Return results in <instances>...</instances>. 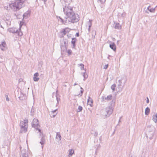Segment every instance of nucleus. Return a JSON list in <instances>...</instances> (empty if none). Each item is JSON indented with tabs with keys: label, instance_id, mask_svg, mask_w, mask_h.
Returning a JSON list of instances; mask_svg holds the SVG:
<instances>
[{
	"label": "nucleus",
	"instance_id": "412c9836",
	"mask_svg": "<svg viewBox=\"0 0 157 157\" xmlns=\"http://www.w3.org/2000/svg\"><path fill=\"white\" fill-rule=\"evenodd\" d=\"M69 154H68V156L69 157H71L72 155L74 153V151L73 149H69Z\"/></svg>",
	"mask_w": 157,
	"mask_h": 157
},
{
	"label": "nucleus",
	"instance_id": "a19ab883",
	"mask_svg": "<svg viewBox=\"0 0 157 157\" xmlns=\"http://www.w3.org/2000/svg\"><path fill=\"white\" fill-rule=\"evenodd\" d=\"M56 100H57V103H59V101L60 100V99L59 98H58V97H57L56 95Z\"/></svg>",
	"mask_w": 157,
	"mask_h": 157
},
{
	"label": "nucleus",
	"instance_id": "aec40b11",
	"mask_svg": "<svg viewBox=\"0 0 157 157\" xmlns=\"http://www.w3.org/2000/svg\"><path fill=\"white\" fill-rule=\"evenodd\" d=\"M110 47L113 51H115L116 50V46L114 43H112L109 45Z\"/></svg>",
	"mask_w": 157,
	"mask_h": 157
},
{
	"label": "nucleus",
	"instance_id": "b1692460",
	"mask_svg": "<svg viewBox=\"0 0 157 157\" xmlns=\"http://www.w3.org/2000/svg\"><path fill=\"white\" fill-rule=\"evenodd\" d=\"M150 109L148 107H147L145 109V114L146 115H148L150 113Z\"/></svg>",
	"mask_w": 157,
	"mask_h": 157
},
{
	"label": "nucleus",
	"instance_id": "6ab92c4d",
	"mask_svg": "<svg viewBox=\"0 0 157 157\" xmlns=\"http://www.w3.org/2000/svg\"><path fill=\"white\" fill-rule=\"evenodd\" d=\"M114 28L115 29H120L121 28V25L118 23H114Z\"/></svg>",
	"mask_w": 157,
	"mask_h": 157
},
{
	"label": "nucleus",
	"instance_id": "423d86ee",
	"mask_svg": "<svg viewBox=\"0 0 157 157\" xmlns=\"http://www.w3.org/2000/svg\"><path fill=\"white\" fill-rule=\"evenodd\" d=\"M28 122L27 119H25L23 121H21L20 123L21 131L25 132L27 131Z\"/></svg>",
	"mask_w": 157,
	"mask_h": 157
},
{
	"label": "nucleus",
	"instance_id": "37998d69",
	"mask_svg": "<svg viewBox=\"0 0 157 157\" xmlns=\"http://www.w3.org/2000/svg\"><path fill=\"white\" fill-rule=\"evenodd\" d=\"M125 15V13L124 12H123L121 14L122 16L123 17H124Z\"/></svg>",
	"mask_w": 157,
	"mask_h": 157
},
{
	"label": "nucleus",
	"instance_id": "4d7b16f0",
	"mask_svg": "<svg viewBox=\"0 0 157 157\" xmlns=\"http://www.w3.org/2000/svg\"><path fill=\"white\" fill-rule=\"evenodd\" d=\"M150 139H151V137H150Z\"/></svg>",
	"mask_w": 157,
	"mask_h": 157
},
{
	"label": "nucleus",
	"instance_id": "9d476101",
	"mask_svg": "<svg viewBox=\"0 0 157 157\" xmlns=\"http://www.w3.org/2000/svg\"><path fill=\"white\" fill-rule=\"evenodd\" d=\"M0 48L3 51H5L7 49V47L4 40L0 42Z\"/></svg>",
	"mask_w": 157,
	"mask_h": 157
},
{
	"label": "nucleus",
	"instance_id": "49530a36",
	"mask_svg": "<svg viewBox=\"0 0 157 157\" xmlns=\"http://www.w3.org/2000/svg\"><path fill=\"white\" fill-rule=\"evenodd\" d=\"M77 84H77V83H74V86H75V85H77Z\"/></svg>",
	"mask_w": 157,
	"mask_h": 157
},
{
	"label": "nucleus",
	"instance_id": "39448f33",
	"mask_svg": "<svg viewBox=\"0 0 157 157\" xmlns=\"http://www.w3.org/2000/svg\"><path fill=\"white\" fill-rule=\"evenodd\" d=\"M63 11L64 14L69 18L71 15L74 14V13L73 11L72 8L69 5H66L63 8Z\"/></svg>",
	"mask_w": 157,
	"mask_h": 157
},
{
	"label": "nucleus",
	"instance_id": "4be33fe9",
	"mask_svg": "<svg viewBox=\"0 0 157 157\" xmlns=\"http://www.w3.org/2000/svg\"><path fill=\"white\" fill-rule=\"evenodd\" d=\"M70 31V29L69 28H67L63 29V34L65 35L67 33H68Z\"/></svg>",
	"mask_w": 157,
	"mask_h": 157
},
{
	"label": "nucleus",
	"instance_id": "864d4df0",
	"mask_svg": "<svg viewBox=\"0 0 157 157\" xmlns=\"http://www.w3.org/2000/svg\"><path fill=\"white\" fill-rule=\"evenodd\" d=\"M17 16V18H18V17L17 16Z\"/></svg>",
	"mask_w": 157,
	"mask_h": 157
},
{
	"label": "nucleus",
	"instance_id": "de8ad7c7",
	"mask_svg": "<svg viewBox=\"0 0 157 157\" xmlns=\"http://www.w3.org/2000/svg\"><path fill=\"white\" fill-rule=\"evenodd\" d=\"M76 35L77 36H79V34L78 33H77L76 34Z\"/></svg>",
	"mask_w": 157,
	"mask_h": 157
},
{
	"label": "nucleus",
	"instance_id": "cd10ccee",
	"mask_svg": "<svg viewBox=\"0 0 157 157\" xmlns=\"http://www.w3.org/2000/svg\"><path fill=\"white\" fill-rule=\"evenodd\" d=\"M116 87V85L115 84H114L112 85L111 86V88L112 89V90L113 91H114L115 90Z\"/></svg>",
	"mask_w": 157,
	"mask_h": 157
},
{
	"label": "nucleus",
	"instance_id": "f03ea898",
	"mask_svg": "<svg viewBox=\"0 0 157 157\" xmlns=\"http://www.w3.org/2000/svg\"><path fill=\"white\" fill-rule=\"evenodd\" d=\"M24 1L25 0H18L14 3L10 4L9 7L13 11L18 10L22 7Z\"/></svg>",
	"mask_w": 157,
	"mask_h": 157
},
{
	"label": "nucleus",
	"instance_id": "a878e982",
	"mask_svg": "<svg viewBox=\"0 0 157 157\" xmlns=\"http://www.w3.org/2000/svg\"><path fill=\"white\" fill-rule=\"evenodd\" d=\"M29 15V12H27L25 13L23 15V19H27Z\"/></svg>",
	"mask_w": 157,
	"mask_h": 157
},
{
	"label": "nucleus",
	"instance_id": "5fc2aeb1",
	"mask_svg": "<svg viewBox=\"0 0 157 157\" xmlns=\"http://www.w3.org/2000/svg\"><path fill=\"white\" fill-rule=\"evenodd\" d=\"M147 13H148V12H147Z\"/></svg>",
	"mask_w": 157,
	"mask_h": 157
},
{
	"label": "nucleus",
	"instance_id": "bb28decb",
	"mask_svg": "<svg viewBox=\"0 0 157 157\" xmlns=\"http://www.w3.org/2000/svg\"><path fill=\"white\" fill-rule=\"evenodd\" d=\"M124 86H118L117 85V88L118 89V91L121 92Z\"/></svg>",
	"mask_w": 157,
	"mask_h": 157
},
{
	"label": "nucleus",
	"instance_id": "20e7f679",
	"mask_svg": "<svg viewBox=\"0 0 157 157\" xmlns=\"http://www.w3.org/2000/svg\"><path fill=\"white\" fill-rule=\"evenodd\" d=\"M63 11L64 14L69 18L71 15L74 14V13L73 11L72 8L69 5H66L63 8Z\"/></svg>",
	"mask_w": 157,
	"mask_h": 157
},
{
	"label": "nucleus",
	"instance_id": "c9c22d12",
	"mask_svg": "<svg viewBox=\"0 0 157 157\" xmlns=\"http://www.w3.org/2000/svg\"><path fill=\"white\" fill-rule=\"evenodd\" d=\"M21 155L22 157H29L27 154L26 153H22Z\"/></svg>",
	"mask_w": 157,
	"mask_h": 157
},
{
	"label": "nucleus",
	"instance_id": "f257e3e1",
	"mask_svg": "<svg viewBox=\"0 0 157 157\" xmlns=\"http://www.w3.org/2000/svg\"><path fill=\"white\" fill-rule=\"evenodd\" d=\"M115 100H112L110 102L109 105L106 107L105 110L102 111L103 115L106 117H108L111 115L113 110V108L114 106Z\"/></svg>",
	"mask_w": 157,
	"mask_h": 157
},
{
	"label": "nucleus",
	"instance_id": "79ce46f5",
	"mask_svg": "<svg viewBox=\"0 0 157 157\" xmlns=\"http://www.w3.org/2000/svg\"><path fill=\"white\" fill-rule=\"evenodd\" d=\"M6 100L7 101H9V98L8 97V96L7 95L6 96Z\"/></svg>",
	"mask_w": 157,
	"mask_h": 157
},
{
	"label": "nucleus",
	"instance_id": "473e14b6",
	"mask_svg": "<svg viewBox=\"0 0 157 157\" xmlns=\"http://www.w3.org/2000/svg\"><path fill=\"white\" fill-rule=\"evenodd\" d=\"M33 80L34 81L36 82L38 81L39 80V78L37 77H35L33 76Z\"/></svg>",
	"mask_w": 157,
	"mask_h": 157
},
{
	"label": "nucleus",
	"instance_id": "ddd939ff",
	"mask_svg": "<svg viewBox=\"0 0 157 157\" xmlns=\"http://www.w3.org/2000/svg\"><path fill=\"white\" fill-rule=\"evenodd\" d=\"M153 115L152 116V120L155 123H157V113L153 112Z\"/></svg>",
	"mask_w": 157,
	"mask_h": 157
},
{
	"label": "nucleus",
	"instance_id": "dca6fc26",
	"mask_svg": "<svg viewBox=\"0 0 157 157\" xmlns=\"http://www.w3.org/2000/svg\"><path fill=\"white\" fill-rule=\"evenodd\" d=\"M9 32L12 33H17L18 32V30L16 28H10L9 29Z\"/></svg>",
	"mask_w": 157,
	"mask_h": 157
},
{
	"label": "nucleus",
	"instance_id": "8fccbe9b",
	"mask_svg": "<svg viewBox=\"0 0 157 157\" xmlns=\"http://www.w3.org/2000/svg\"><path fill=\"white\" fill-rule=\"evenodd\" d=\"M18 35H20V36L21 35H22V33H21V35H20V34L19 33Z\"/></svg>",
	"mask_w": 157,
	"mask_h": 157
},
{
	"label": "nucleus",
	"instance_id": "f8f14e48",
	"mask_svg": "<svg viewBox=\"0 0 157 157\" xmlns=\"http://www.w3.org/2000/svg\"><path fill=\"white\" fill-rule=\"evenodd\" d=\"M92 25V21L89 20L86 23V29L88 30V33H89L90 31V28Z\"/></svg>",
	"mask_w": 157,
	"mask_h": 157
},
{
	"label": "nucleus",
	"instance_id": "5701e85b",
	"mask_svg": "<svg viewBox=\"0 0 157 157\" xmlns=\"http://www.w3.org/2000/svg\"><path fill=\"white\" fill-rule=\"evenodd\" d=\"M76 40H77L76 38H74L72 39L71 42L72 44L73 45V48H74L75 46V42Z\"/></svg>",
	"mask_w": 157,
	"mask_h": 157
},
{
	"label": "nucleus",
	"instance_id": "9b49d317",
	"mask_svg": "<svg viewBox=\"0 0 157 157\" xmlns=\"http://www.w3.org/2000/svg\"><path fill=\"white\" fill-rule=\"evenodd\" d=\"M39 133L40 136H41V141L40 142V143L41 144V147L42 149H43L44 147V145L45 143V138L44 136H43V135L42 134L41 132V133H40V132Z\"/></svg>",
	"mask_w": 157,
	"mask_h": 157
},
{
	"label": "nucleus",
	"instance_id": "4c0bfd02",
	"mask_svg": "<svg viewBox=\"0 0 157 157\" xmlns=\"http://www.w3.org/2000/svg\"><path fill=\"white\" fill-rule=\"evenodd\" d=\"M39 75V73L37 72L33 76L38 77Z\"/></svg>",
	"mask_w": 157,
	"mask_h": 157
},
{
	"label": "nucleus",
	"instance_id": "2f4dec72",
	"mask_svg": "<svg viewBox=\"0 0 157 157\" xmlns=\"http://www.w3.org/2000/svg\"><path fill=\"white\" fill-rule=\"evenodd\" d=\"M6 20L8 21L10 20V15L8 14H6Z\"/></svg>",
	"mask_w": 157,
	"mask_h": 157
},
{
	"label": "nucleus",
	"instance_id": "e433bc0d",
	"mask_svg": "<svg viewBox=\"0 0 157 157\" xmlns=\"http://www.w3.org/2000/svg\"><path fill=\"white\" fill-rule=\"evenodd\" d=\"M72 51L70 49H68L67 50V52L69 55H70L72 53Z\"/></svg>",
	"mask_w": 157,
	"mask_h": 157
},
{
	"label": "nucleus",
	"instance_id": "c03bdc74",
	"mask_svg": "<svg viewBox=\"0 0 157 157\" xmlns=\"http://www.w3.org/2000/svg\"><path fill=\"white\" fill-rule=\"evenodd\" d=\"M147 101H146L147 103H148L149 102V99H148V97H147Z\"/></svg>",
	"mask_w": 157,
	"mask_h": 157
},
{
	"label": "nucleus",
	"instance_id": "393cba45",
	"mask_svg": "<svg viewBox=\"0 0 157 157\" xmlns=\"http://www.w3.org/2000/svg\"><path fill=\"white\" fill-rule=\"evenodd\" d=\"M147 9L151 13L154 12L155 10V8H151V6H150L148 7Z\"/></svg>",
	"mask_w": 157,
	"mask_h": 157
},
{
	"label": "nucleus",
	"instance_id": "f3484780",
	"mask_svg": "<svg viewBox=\"0 0 157 157\" xmlns=\"http://www.w3.org/2000/svg\"><path fill=\"white\" fill-rule=\"evenodd\" d=\"M81 74L83 75L84 77L83 80L85 81L86 79L88 77V75L86 73V70L84 69V71L83 72H82Z\"/></svg>",
	"mask_w": 157,
	"mask_h": 157
},
{
	"label": "nucleus",
	"instance_id": "7c9ffc66",
	"mask_svg": "<svg viewBox=\"0 0 157 157\" xmlns=\"http://www.w3.org/2000/svg\"><path fill=\"white\" fill-rule=\"evenodd\" d=\"M123 80V78H121L120 80H119L118 81V86H122V81Z\"/></svg>",
	"mask_w": 157,
	"mask_h": 157
},
{
	"label": "nucleus",
	"instance_id": "ea45409f",
	"mask_svg": "<svg viewBox=\"0 0 157 157\" xmlns=\"http://www.w3.org/2000/svg\"><path fill=\"white\" fill-rule=\"evenodd\" d=\"M108 64L105 65L104 67V69H107L108 67Z\"/></svg>",
	"mask_w": 157,
	"mask_h": 157
},
{
	"label": "nucleus",
	"instance_id": "f704fd0d",
	"mask_svg": "<svg viewBox=\"0 0 157 157\" xmlns=\"http://www.w3.org/2000/svg\"><path fill=\"white\" fill-rule=\"evenodd\" d=\"M80 89H81V90H80L81 93H80V94H78V95H80V96H81L82 95V93L83 92L84 90H83V88L82 87H80Z\"/></svg>",
	"mask_w": 157,
	"mask_h": 157
},
{
	"label": "nucleus",
	"instance_id": "58836bf2",
	"mask_svg": "<svg viewBox=\"0 0 157 157\" xmlns=\"http://www.w3.org/2000/svg\"><path fill=\"white\" fill-rule=\"evenodd\" d=\"M24 22H23L20 21V29L21 26L23 25Z\"/></svg>",
	"mask_w": 157,
	"mask_h": 157
},
{
	"label": "nucleus",
	"instance_id": "3c124183",
	"mask_svg": "<svg viewBox=\"0 0 157 157\" xmlns=\"http://www.w3.org/2000/svg\"><path fill=\"white\" fill-rule=\"evenodd\" d=\"M110 56V55H109V57H108V58L109 59V57Z\"/></svg>",
	"mask_w": 157,
	"mask_h": 157
},
{
	"label": "nucleus",
	"instance_id": "2eb2a0df",
	"mask_svg": "<svg viewBox=\"0 0 157 157\" xmlns=\"http://www.w3.org/2000/svg\"><path fill=\"white\" fill-rule=\"evenodd\" d=\"M87 103L88 105H89L91 107L93 106V100L90 97H89L88 99L87 100Z\"/></svg>",
	"mask_w": 157,
	"mask_h": 157
},
{
	"label": "nucleus",
	"instance_id": "09e8293b",
	"mask_svg": "<svg viewBox=\"0 0 157 157\" xmlns=\"http://www.w3.org/2000/svg\"><path fill=\"white\" fill-rule=\"evenodd\" d=\"M42 0L44 2H45L47 1V0Z\"/></svg>",
	"mask_w": 157,
	"mask_h": 157
},
{
	"label": "nucleus",
	"instance_id": "1a4fd4ad",
	"mask_svg": "<svg viewBox=\"0 0 157 157\" xmlns=\"http://www.w3.org/2000/svg\"><path fill=\"white\" fill-rule=\"evenodd\" d=\"M153 127L151 125H148L147 126V133L148 135H150L151 134V135L152 136H153Z\"/></svg>",
	"mask_w": 157,
	"mask_h": 157
},
{
	"label": "nucleus",
	"instance_id": "6e6552de",
	"mask_svg": "<svg viewBox=\"0 0 157 157\" xmlns=\"http://www.w3.org/2000/svg\"><path fill=\"white\" fill-rule=\"evenodd\" d=\"M112 98L113 96L111 94H109L106 96H103L101 98V101H109L111 100L112 101V100H115V99H112Z\"/></svg>",
	"mask_w": 157,
	"mask_h": 157
},
{
	"label": "nucleus",
	"instance_id": "0eeeda50",
	"mask_svg": "<svg viewBox=\"0 0 157 157\" xmlns=\"http://www.w3.org/2000/svg\"><path fill=\"white\" fill-rule=\"evenodd\" d=\"M32 126L37 130H38L39 132L41 133V130L39 129L40 125L39 124L38 120L37 119H34L32 122Z\"/></svg>",
	"mask_w": 157,
	"mask_h": 157
},
{
	"label": "nucleus",
	"instance_id": "c85d7f7f",
	"mask_svg": "<svg viewBox=\"0 0 157 157\" xmlns=\"http://www.w3.org/2000/svg\"><path fill=\"white\" fill-rule=\"evenodd\" d=\"M82 109V107L81 106H79L77 109V111L78 112H81Z\"/></svg>",
	"mask_w": 157,
	"mask_h": 157
},
{
	"label": "nucleus",
	"instance_id": "4468645a",
	"mask_svg": "<svg viewBox=\"0 0 157 157\" xmlns=\"http://www.w3.org/2000/svg\"><path fill=\"white\" fill-rule=\"evenodd\" d=\"M61 136L60 134V132H57L56 134V141L58 143H59V141L61 140Z\"/></svg>",
	"mask_w": 157,
	"mask_h": 157
},
{
	"label": "nucleus",
	"instance_id": "7ed1b4c3",
	"mask_svg": "<svg viewBox=\"0 0 157 157\" xmlns=\"http://www.w3.org/2000/svg\"><path fill=\"white\" fill-rule=\"evenodd\" d=\"M60 18L62 21L63 23L65 25H67L70 22L73 23L77 22L79 20L78 15L77 14H75V13H74V14L71 15V16L69 18H66L65 21H63L62 18Z\"/></svg>",
	"mask_w": 157,
	"mask_h": 157
},
{
	"label": "nucleus",
	"instance_id": "a211bd4d",
	"mask_svg": "<svg viewBox=\"0 0 157 157\" xmlns=\"http://www.w3.org/2000/svg\"><path fill=\"white\" fill-rule=\"evenodd\" d=\"M57 110V109H56L54 111H52L51 112L50 115L51 117H54L57 114V113H56V112Z\"/></svg>",
	"mask_w": 157,
	"mask_h": 157
},
{
	"label": "nucleus",
	"instance_id": "a18cd8bd",
	"mask_svg": "<svg viewBox=\"0 0 157 157\" xmlns=\"http://www.w3.org/2000/svg\"><path fill=\"white\" fill-rule=\"evenodd\" d=\"M64 48L65 50H67V48L65 46V47H61V49L62 50L63 49L62 48Z\"/></svg>",
	"mask_w": 157,
	"mask_h": 157
},
{
	"label": "nucleus",
	"instance_id": "603ef678",
	"mask_svg": "<svg viewBox=\"0 0 157 157\" xmlns=\"http://www.w3.org/2000/svg\"><path fill=\"white\" fill-rule=\"evenodd\" d=\"M95 134H96L95 135L96 136L97 135V133H96Z\"/></svg>",
	"mask_w": 157,
	"mask_h": 157
},
{
	"label": "nucleus",
	"instance_id": "6e6d98bb",
	"mask_svg": "<svg viewBox=\"0 0 157 157\" xmlns=\"http://www.w3.org/2000/svg\"><path fill=\"white\" fill-rule=\"evenodd\" d=\"M65 43H66V42H65H65H64V44H65Z\"/></svg>",
	"mask_w": 157,
	"mask_h": 157
},
{
	"label": "nucleus",
	"instance_id": "c756f323",
	"mask_svg": "<svg viewBox=\"0 0 157 157\" xmlns=\"http://www.w3.org/2000/svg\"><path fill=\"white\" fill-rule=\"evenodd\" d=\"M78 66H80V68L81 70H84V65L83 64H81L78 65Z\"/></svg>",
	"mask_w": 157,
	"mask_h": 157
},
{
	"label": "nucleus",
	"instance_id": "72a5a7b5",
	"mask_svg": "<svg viewBox=\"0 0 157 157\" xmlns=\"http://www.w3.org/2000/svg\"><path fill=\"white\" fill-rule=\"evenodd\" d=\"M97 1L98 2H100L101 4H103L105 2L106 0H98Z\"/></svg>",
	"mask_w": 157,
	"mask_h": 157
}]
</instances>
